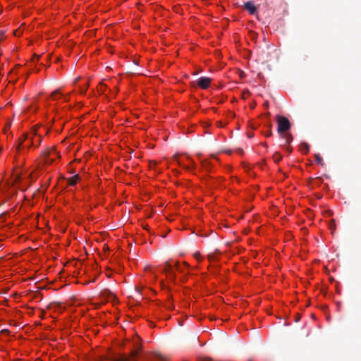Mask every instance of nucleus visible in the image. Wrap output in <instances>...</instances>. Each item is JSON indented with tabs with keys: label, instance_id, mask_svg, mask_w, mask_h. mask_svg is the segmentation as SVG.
<instances>
[{
	"label": "nucleus",
	"instance_id": "1",
	"mask_svg": "<svg viewBox=\"0 0 361 361\" xmlns=\"http://www.w3.org/2000/svg\"><path fill=\"white\" fill-rule=\"evenodd\" d=\"M134 348L129 356L126 354H116L111 356L109 360L111 361H134L141 350L139 337H136V340L134 341Z\"/></svg>",
	"mask_w": 361,
	"mask_h": 361
},
{
	"label": "nucleus",
	"instance_id": "2",
	"mask_svg": "<svg viewBox=\"0 0 361 361\" xmlns=\"http://www.w3.org/2000/svg\"><path fill=\"white\" fill-rule=\"evenodd\" d=\"M37 129L32 128L30 133V134L31 135L26 134V133H24L23 135H22V136L20 137L16 142V145H15L16 152L19 153L20 152V149H21V147H22L23 143L27 140L28 141V143H27V145H24L23 148H25V147L30 148L31 146H35V141L34 140V137L37 136Z\"/></svg>",
	"mask_w": 361,
	"mask_h": 361
},
{
	"label": "nucleus",
	"instance_id": "3",
	"mask_svg": "<svg viewBox=\"0 0 361 361\" xmlns=\"http://www.w3.org/2000/svg\"><path fill=\"white\" fill-rule=\"evenodd\" d=\"M41 157L43 159L45 164H51L54 161V158H58L60 157V155L56 151V148L52 147L44 150L42 153Z\"/></svg>",
	"mask_w": 361,
	"mask_h": 361
},
{
	"label": "nucleus",
	"instance_id": "4",
	"mask_svg": "<svg viewBox=\"0 0 361 361\" xmlns=\"http://www.w3.org/2000/svg\"><path fill=\"white\" fill-rule=\"evenodd\" d=\"M276 121L278 123V133L282 135L286 133L290 128V123L288 119L283 116H276Z\"/></svg>",
	"mask_w": 361,
	"mask_h": 361
},
{
	"label": "nucleus",
	"instance_id": "5",
	"mask_svg": "<svg viewBox=\"0 0 361 361\" xmlns=\"http://www.w3.org/2000/svg\"><path fill=\"white\" fill-rule=\"evenodd\" d=\"M163 271L168 276V277L173 279L175 278V273L173 271V264L170 262H166L163 268Z\"/></svg>",
	"mask_w": 361,
	"mask_h": 361
},
{
	"label": "nucleus",
	"instance_id": "6",
	"mask_svg": "<svg viewBox=\"0 0 361 361\" xmlns=\"http://www.w3.org/2000/svg\"><path fill=\"white\" fill-rule=\"evenodd\" d=\"M211 82V79L207 77H201L198 79L197 85L202 89H207L209 87Z\"/></svg>",
	"mask_w": 361,
	"mask_h": 361
},
{
	"label": "nucleus",
	"instance_id": "7",
	"mask_svg": "<svg viewBox=\"0 0 361 361\" xmlns=\"http://www.w3.org/2000/svg\"><path fill=\"white\" fill-rule=\"evenodd\" d=\"M243 8L251 15H254L257 12V7L255 6L254 2L251 1L244 3Z\"/></svg>",
	"mask_w": 361,
	"mask_h": 361
},
{
	"label": "nucleus",
	"instance_id": "8",
	"mask_svg": "<svg viewBox=\"0 0 361 361\" xmlns=\"http://www.w3.org/2000/svg\"><path fill=\"white\" fill-rule=\"evenodd\" d=\"M281 137L285 140L286 144H290L292 142L293 137L290 133H284L281 135Z\"/></svg>",
	"mask_w": 361,
	"mask_h": 361
},
{
	"label": "nucleus",
	"instance_id": "9",
	"mask_svg": "<svg viewBox=\"0 0 361 361\" xmlns=\"http://www.w3.org/2000/svg\"><path fill=\"white\" fill-rule=\"evenodd\" d=\"M80 179V176L79 175H75L72 177H71L68 180V183L70 185H75L78 180Z\"/></svg>",
	"mask_w": 361,
	"mask_h": 361
},
{
	"label": "nucleus",
	"instance_id": "10",
	"mask_svg": "<svg viewBox=\"0 0 361 361\" xmlns=\"http://www.w3.org/2000/svg\"><path fill=\"white\" fill-rule=\"evenodd\" d=\"M300 150L304 153H307L309 151V145L306 142H302L300 145Z\"/></svg>",
	"mask_w": 361,
	"mask_h": 361
},
{
	"label": "nucleus",
	"instance_id": "11",
	"mask_svg": "<svg viewBox=\"0 0 361 361\" xmlns=\"http://www.w3.org/2000/svg\"><path fill=\"white\" fill-rule=\"evenodd\" d=\"M314 157H315V161L318 164H319L321 166H324V164L322 157L320 156V154H317L314 155Z\"/></svg>",
	"mask_w": 361,
	"mask_h": 361
},
{
	"label": "nucleus",
	"instance_id": "12",
	"mask_svg": "<svg viewBox=\"0 0 361 361\" xmlns=\"http://www.w3.org/2000/svg\"><path fill=\"white\" fill-rule=\"evenodd\" d=\"M273 159L277 163L282 159V156L279 152H275L273 155Z\"/></svg>",
	"mask_w": 361,
	"mask_h": 361
},
{
	"label": "nucleus",
	"instance_id": "13",
	"mask_svg": "<svg viewBox=\"0 0 361 361\" xmlns=\"http://www.w3.org/2000/svg\"><path fill=\"white\" fill-rule=\"evenodd\" d=\"M173 267H175V269L177 271H183V269H182L181 266L180 265L179 262H174V264H173Z\"/></svg>",
	"mask_w": 361,
	"mask_h": 361
},
{
	"label": "nucleus",
	"instance_id": "14",
	"mask_svg": "<svg viewBox=\"0 0 361 361\" xmlns=\"http://www.w3.org/2000/svg\"><path fill=\"white\" fill-rule=\"evenodd\" d=\"M61 94V93H60V92H59V90H56L54 91V92L51 93V97L54 99H57L56 96H57L58 94Z\"/></svg>",
	"mask_w": 361,
	"mask_h": 361
},
{
	"label": "nucleus",
	"instance_id": "15",
	"mask_svg": "<svg viewBox=\"0 0 361 361\" xmlns=\"http://www.w3.org/2000/svg\"><path fill=\"white\" fill-rule=\"evenodd\" d=\"M329 228L331 230L332 232H333V231H334L336 229L335 221L334 219L331 220V223L329 224Z\"/></svg>",
	"mask_w": 361,
	"mask_h": 361
},
{
	"label": "nucleus",
	"instance_id": "16",
	"mask_svg": "<svg viewBox=\"0 0 361 361\" xmlns=\"http://www.w3.org/2000/svg\"><path fill=\"white\" fill-rule=\"evenodd\" d=\"M35 141V146H38L42 142V138L41 136L37 137L35 139H34Z\"/></svg>",
	"mask_w": 361,
	"mask_h": 361
},
{
	"label": "nucleus",
	"instance_id": "17",
	"mask_svg": "<svg viewBox=\"0 0 361 361\" xmlns=\"http://www.w3.org/2000/svg\"><path fill=\"white\" fill-rule=\"evenodd\" d=\"M13 34L16 36H20L22 34V31L20 29L16 30L13 31Z\"/></svg>",
	"mask_w": 361,
	"mask_h": 361
},
{
	"label": "nucleus",
	"instance_id": "18",
	"mask_svg": "<svg viewBox=\"0 0 361 361\" xmlns=\"http://www.w3.org/2000/svg\"><path fill=\"white\" fill-rule=\"evenodd\" d=\"M156 357H157V359H159V360H160L161 361H165L164 356L162 355L159 354V353H157L156 354Z\"/></svg>",
	"mask_w": 361,
	"mask_h": 361
},
{
	"label": "nucleus",
	"instance_id": "19",
	"mask_svg": "<svg viewBox=\"0 0 361 361\" xmlns=\"http://www.w3.org/2000/svg\"><path fill=\"white\" fill-rule=\"evenodd\" d=\"M200 361H212L210 357H202L200 359Z\"/></svg>",
	"mask_w": 361,
	"mask_h": 361
},
{
	"label": "nucleus",
	"instance_id": "20",
	"mask_svg": "<svg viewBox=\"0 0 361 361\" xmlns=\"http://www.w3.org/2000/svg\"><path fill=\"white\" fill-rule=\"evenodd\" d=\"M208 258H209V259L212 260L214 259V256L213 254H209V255H208Z\"/></svg>",
	"mask_w": 361,
	"mask_h": 361
},
{
	"label": "nucleus",
	"instance_id": "21",
	"mask_svg": "<svg viewBox=\"0 0 361 361\" xmlns=\"http://www.w3.org/2000/svg\"><path fill=\"white\" fill-rule=\"evenodd\" d=\"M87 86H88V84H87V83H86V84H85V89H84V90H82V93H85V92H86V90H87Z\"/></svg>",
	"mask_w": 361,
	"mask_h": 361
},
{
	"label": "nucleus",
	"instance_id": "22",
	"mask_svg": "<svg viewBox=\"0 0 361 361\" xmlns=\"http://www.w3.org/2000/svg\"><path fill=\"white\" fill-rule=\"evenodd\" d=\"M38 59H39V56L35 54L34 56H33V61L35 60V59L38 60Z\"/></svg>",
	"mask_w": 361,
	"mask_h": 361
},
{
	"label": "nucleus",
	"instance_id": "23",
	"mask_svg": "<svg viewBox=\"0 0 361 361\" xmlns=\"http://www.w3.org/2000/svg\"><path fill=\"white\" fill-rule=\"evenodd\" d=\"M271 132L269 131V133H267V134L266 135V136L269 137V136H271Z\"/></svg>",
	"mask_w": 361,
	"mask_h": 361
},
{
	"label": "nucleus",
	"instance_id": "24",
	"mask_svg": "<svg viewBox=\"0 0 361 361\" xmlns=\"http://www.w3.org/2000/svg\"><path fill=\"white\" fill-rule=\"evenodd\" d=\"M287 150H288L289 152H291V149H290L289 147H287Z\"/></svg>",
	"mask_w": 361,
	"mask_h": 361
},
{
	"label": "nucleus",
	"instance_id": "25",
	"mask_svg": "<svg viewBox=\"0 0 361 361\" xmlns=\"http://www.w3.org/2000/svg\"><path fill=\"white\" fill-rule=\"evenodd\" d=\"M184 266L188 267V264L186 262H185Z\"/></svg>",
	"mask_w": 361,
	"mask_h": 361
}]
</instances>
